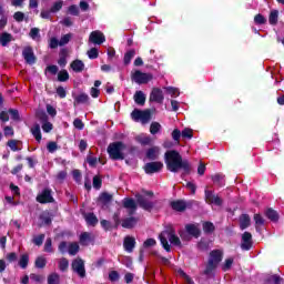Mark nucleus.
I'll list each match as a JSON object with an SVG mask.
<instances>
[{"mask_svg": "<svg viewBox=\"0 0 284 284\" xmlns=\"http://www.w3.org/2000/svg\"><path fill=\"white\" fill-rule=\"evenodd\" d=\"M165 164L170 172H179L180 170H183L185 173L190 172V162L183 160L181 154L175 150L165 153Z\"/></svg>", "mask_w": 284, "mask_h": 284, "instance_id": "nucleus-1", "label": "nucleus"}, {"mask_svg": "<svg viewBox=\"0 0 284 284\" xmlns=\"http://www.w3.org/2000/svg\"><path fill=\"white\" fill-rule=\"evenodd\" d=\"M160 242L166 252H170V243H171V245L181 247V239H179V236H176V232H174V229H169V230L163 231L160 234Z\"/></svg>", "mask_w": 284, "mask_h": 284, "instance_id": "nucleus-2", "label": "nucleus"}, {"mask_svg": "<svg viewBox=\"0 0 284 284\" xmlns=\"http://www.w3.org/2000/svg\"><path fill=\"white\" fill-rule=\"evenodd\" d=\"M106 152L113 161H123L125 159V144L123 142H113L109 144Z\"/></svg>", "mask_w": 284, "mask_h": 284, "instance_id": "nucleus-3", "label": "nucleus"}, {"mask_svg": "<svg viewBox=\"0 0 284 284\" xmlns=\"http://www.w3.org/2000/svg\"><path fill=\"white\" fill-rule=\"evenodd\" d=\"M223 261V251L214 250L210 253L209 262L206 265L205 274H212L216 267H219V263Z\"/></svg>", "mask_w": 284, "mask_h": 284, "instance_id": "nucleus-4", "label": "nucleus"}, {"mask_svg": "<svg viewBox=\"0 0 284 284\" xmlns=\"http://www.w3.org/2000/svg\"><path fill=\"white\" fill-rule=\"evenodd\" d=\"M131 79L134 81V83L143 85L145 83H150V81L153 79V75L152 73H143L142 71L136 70L132 72Z\"/></svg>", "mask_w": 284, "mask_h": 284, "instance_id": "nucleus-5", "label": "nucleus"}, {"mask_svg": "<svg viewBox=\"0 0 284 284\" xmlns=\"http://www.w3.org/2000/svg\"><path fill=\"white\" fill-rule=\"evenodd\" d=\"M131 119L133 121H141L143 124L149 123V121L152 119V115L149 110L141 111L139 109H135L131 113Z\"/></svg>", "mask_w": 284, "mask_h": 284, "instance_id": "nucleus-6", "label": "nucleus"}, {"mask_svg": "<svg viewBox=\"0 0 284 284\" xmlns=\"http://www.w3.org/2000/svg\"><path fill=\"white\" fill-rule=\"evenodd\" d=\"M72 270L77 272L78 275L83 278L85 276V263L81 258H77L72 262Z\"/></svg>", "mask_w": 284, "mask_h": 284, "instance_id": "nucleus-7", "label": "nucleus"}, {"mask_svg": "<svg viewBox=\"0 0 284 284\" xmlns=\"http://www.w3.org/2000/svg\"><path fill=\"white\" fill-rule=\"evenodd\" d=\"M89 41L95 45H101V43H105V36L99 30L92 31Z\"/></svg>", "mask_w": 284, "mask_h": 284, "instance_id": "nucleus-8", "label": "nucleus"}, {"mask_svg": "<svg viewBox=\"0 0 284 284\" xmlns=\"http://www.w3.org/2000/svg\"><path fill=\"white\" fill-rule=\"evenodd\" d=\"M163 170L162 162H150L144 165V172L146 174H154L156 172H161Z\"/></svg>", "mask_w": 284, "mask_h": 284, "instance_id": "nucleus-9", "label": "nucleus"}, {"mask_svg": "<svg viewBox=\"0 0 284 284\" xmlns=\"http://www.w3.org/2000/svg\"><path fill=\"white\" fill-rule=\"evenodd\" d=\"M38 203H52L54 199L52 197V191L50 189H44L38 196Z\"/></svg>", "mask_w": 284, "mask_h": 284, "instance_id": "nucleus-10", "label": "nucleus"}, {"mask_svg": "<svg viewBox=\"0 0 284 284\" xmlns=\"http://www.w3.org/2000/svg\"><path fill=\"white\" fill-rule=\"evenodd\" d=\"M205 201L206 203H210L211 205H222L223 200L215 195L212 191L205 190Z\"/></svg>", "mask_w": 284, "mask_h": 284, "instance_id": "nucleus-11", "label": "nucleus"}, {"mask_svg": "<svg viewBox=\"0 0 284 284\" xmlns=\"http://www.w3.org/2000/svg\"><path fill=\"white\" fill-rule=\"evenodd\" d=\"M22 57L26 60V62L29 63V65L34 64V62L37 61V58L34 57V51H32V48L30 47H26L23 49Z\"/></svg>", "mask_w": 284, "mask_h": 284, "instance_id": "nucleus-12", "label": "nucleus"}, {"mask_svg": "<svg viewBox=\"0 0 284 284\" xmlns=\"http://www.w3.org/2000/svg\"><path fill=\"white\" fill-rule=\"evenodd\" d=\"M163 91L159 88H153L150 94V101H154L155 103H163Z\"/></svg>", "mask_w": 284, "mask_h": 284, "instance_id": "nucleus-13", "label": "nucleus"}, {"mask_svg": "<svg viewBox=\"0 0 284 284\" xmlns=\"http://www.w3.org/2000/svg\"><path fill=\"white\" fill-rule=\"evenodd\" d=\"M136 246V240L133 236L124 237L123 247L125 252L132 253Z\"/></svg>", "mask_w": 284, "mask_h": 284, "instance_id": "nucleus-14", "label": "nucleus"}, {"mask_svg": "<svg viewBox=\"0 0 284 284\" xmlns=\"http://www.w3.org/2000/svg\"><path fill=\"white\" fill-rule=\"evenodd\" d=\"M242 250H251L252 247V233L250 232H245L242 235V245H241Z\"/></svg>", "mask_w": 284, "mask_h": 284, "instance_id": "nucleus-15", "label": "nucleus"}, {"mask_svg": "<svg viewBox=\"0 0 284 284\" xmlns=\"http://www.w3.org/2000/svg\"><path fill=\"white\" fill-rule=\"evenodd\" d=\"M74 101H73V105H81V103H88V101H90V97L88 95V93H79L77 94H72Z\"/></svg>", "mask_w": 284, "mask_h": 284, "instance_id": "nucleus-16", "label": "nucleus"}, {"mask_svg": "<svg viewBox=\"0 0 284 284\" xmlns=\"http://www.w3.org/2000/svg\"><path fill=\"white\" fill-rule=\"evenodd\" d=\"M136 199H138V203H139L140 207H142V210L150 211L153 207L152 202L148 201L145 197H143V195L138 194Z\"/></svg>", "mask_w": 284, "mask_h": 284, "instance_id": "nucleus-17", "label": "nucleus"}, {"mask_svg": "<svg viewBox=\"0 0 284 284\" xmlns=\"http://www.w3.org/2000/svg\"><path fill=\"white\" fill-rule=\"evenodd\" d=\"M123 206L125 210L130 211V214H134V212H136V202L130 197L123 200Z\"/></svg>", "mask_w": 284, "mask_h": 284, "instance_id": "nucleus-18", "label": "nucleus"}, {"mask_svg": "<svg viewBox=\"0 0 284 284\" xmlns=\"http://www.w3.org/2000/svg\"><path fill=\"white\" fill-rule=\"evenodd\" d=\"M185 230L187 234H190L191 236H195V239L199 237V235L201 234V230L199 229V225H195V224H186Z\"/></svg>", "mask_w": 284, "mask_h": 284, "instance_id": "nucleus-19", "label": "nucleus"}, {"mask_svg": "<svg viewBox=\"0 0 284 284\" xmlns=\"http://www.w3.org/2000/svg\"><path fill=\"white\" fill-rule=\"evenodd\" d=\"M160 153H161V149H159V146H153V148L148 150L146 156L151 161H154L155 159H159Z\"/></svg>", "mask_w": 284, "mask_h": 284, "instance_id": "nucleus-20", "label": "nucleus"}, {"mask_svg": "<svg viewBox=\"0 0 284 284\" xmlns=\"http://www.w3.org/2000/svg\"><path fill=\"white\" fill-rule=\"evenodd\" d=\"M136 223H139V220L136 217H128L122 221V227L131 230V227H134Z\"/></svg>", "mask_w": 284, "mask_h": 284, "instance_id": "nucleus-21", "label": "nucleus"}, {"mask_svg": "<svg viewBox=\"0 0 284 284\" xmlns=\"http://www.w3.org/2000/svg\"><path fill=\"white\" fill-rule=\"evenodd\" d=\"M133 99L138 105H145V93L143 91H136Z\"/></svg>", "mask_w": 284, "mask_h": 284, "instance_id": "nucleus-22", "label": "nucleus"}, {"mask_svg": "<svg viewBox=\"0 0 284 284\" xmlns=\"http://www.w3.org/2000/svg\"><path fill=\"white\" fill-rule=\"evenodd\" d=\"M11 41H12V34L8 32L0 33V43L3 48H6V45H8V43H10Z\"/></svg>", "mask_w": 284, "mask_h": 284, "instance_id": "nucleus-23", "label": "nucleus"}, {"mask_svg": "<svg viewBox=\"0 0 284 284\" xmlns=\"http://www.w3.org/2000/svg\"><path fill=\"white\" fill-rule=\"evenodd\" d=\"M83 68H85V64L81 60H74L71 63V69L73 72H83Z\"/></svg>", "mask_w": 284, "mask_h": 284, "instance_id": "nucleus-24", "label": "nucleus"}, {"mask_svg": "<svg viewBox=\"0 0 284 284\" xmlns=\"http://www.w3.org/2000/svg\"><path fill=\"white\" fill-rule=\"evenodd\" d=\"M31 134L34 136L38 143H41V126H39V124L32 126Z\"/></svg>", "mask_w": 284, "mask_h": 284, "instance_id": "nucleus-25", "label": "nucleus"}, {"mask_svg": "<svg viewBox=\"0 0 284 284\" xmlns=\"http://www.w3.org/2000/svg\"><path fill=\"white\" fill-rule=\"evenodd\" d=\"M171 207L175 210V212H183V210H185L187 206L183 201H174L171 203Z\"/></svg>", "mask_w": 284, "mask_h": 284, "instance_id": "nucleus-26", "label": "nucleus"}, {"mask_svg": "<svg viewBox=\"0 0 284 284\" xmlns=\"http://www.w3.org/2000/svg\"><path fill=\"white\" fill-rule=\"evenodd\" d=\"M250 215L244 214L240 217V227L241 230H246V227H250Z\"/></svg>", "mask_w": 284, "mask_h": 284, "instance_id": "nucleus-27", "label": "nucleus"}, {"mask_svg": "<svg viewBox=\"0 0 284 284\" xmlns=\"http://www.w3.org/2000/svg\"><path fill=\"white\" fill-rule=\"evenodd\" d=\"M84 219L88 225H97V223H99V220L97 219V215L94 213H88L87 215H84Z\"/></svg>", "mask_w": 284, "mask_h": 284, "instance_id": "nucleus-28", "label": "nucleus"}, {"mask_svg": "<svg viewBox=\"0 0 284 284\" xmlns=\"http://www.w3.org/2000/svg\"><path fill=\"white\" fill-rule=\"evenodd\" d=\"M8 146L10 150H12V152H19V150H21V142L17 140H10L8 142Z\"/></svg>", "mask_w": 284, "mask_h": 284, "instance_id": "nucleus-29", "label": "nucleus"}, {"mask_svg": "<svg viewBox=\"0 0 284 284\" xmlns=\"http://www.w3.org/2000/svg\"><path fill=\"white\" fill-rule=\"evenodd\" d=\"M136 141H139V143H141L142 145H150L152 139H150V136L145 134H140L136 136Z\"/></svg>", "mask_w": 284, "mask_h": 284, "instance_id": "nucleus-30", "label": "nucleus"}, {"mask_svg": "<svg viewBox=\"0 0 284 284\" xmlns=\"http://www.w3.org/2000/svg\"><path fill=\"white\" fill-rule=\"evenodd\" d=\"M78 252H79V244H78L77 242L69 243L68 253H69L71 256H74V255H77Z\"/></svg>", "mask_w": 284, "mask_h": 284, "instance_id": "nucleus-31", "label": "nucleus"}, {"mask_svg": "<svg viewBox=\"0 0 284 284\" xmlns=\"http://www.w3.org/2000/svg\"><path fill=\"white\" fill-rule=\"evenodd\" d=\"M268 21H270L271 26H276V23L278 21V11H276V10L271 11Z\"/></svg>", "mask_w": 284, "mask_h": 284, "instance_id": "nucleus-32", "label": "nucleus"}, {"mask_svg": "<svg viewBox=\"0 0 284 284\" xmlns=\"http://www.w3.org/2000/svg\"><path fill=\"white\" fill-rule=\"evenodd\" d=\"M164 90L168 92V94H170V97H173L174 99L181 94L178 88L166 87Z\"/></svg>", "mask_w": 284, "mask_h": 284, "instance_id": "nucleus-33", "label": "nucleus"}, {"mask_svg": "<svg viewBox=\"0 0 284 284\" xmlns=\"http://www.w3.org/2000/svg\"><path fill=\"white\" fill-rule=\"evenodd\" d=\"M136 52L134 50H130L124 54V63L129 65V63L134 59Z\"/></svg>", "mask_w": 284, "mask_h": 284, "instance_id": "nucleus-34", "label": "nucleus"}, {"mask_svg": "<svg viewBox=\"0 0 284 284\" xmlns=\"http://www.w3.org/2000/svg\"><path fill=\"white\" fill-rule=\"evenodd\" d=\"M40 219H41L43 225H50V223H52V219L50 217L49 212L42 213L40 215Z\"/></svg>", "mask_w": 284, "mask_h": 284, "instance_id": "nucleus-35", "label": "nucleus"}, {"mask_svg": "<svg viewBox=\"0 0 284 284\" xmlns=\"http://www.w3.org/2000/svg\"><path fill=\"white\" fill-rule=\"evenodd\" d=\"M151 134H159L161 132V123L159 122H152L150 126Z\"/></svg>", "mask_w": 284, "mask_h": 284, "instance_id": "nucleus-36", "label": "nucleus"}, {"mask_svg": "<svg viewBox=\"0 0 284 284\" xmlns=\"http://www.w3.org/2000/svg\"><path fill=\"white\" fill-rule=\"evenodd\" d=\"M29 261H30V257L28 256V254H23L19 261L20 267H22V270H26V267H28Z\"/></svg>", "mask_w": 284, "mask_h": 284, "instance_id": "nucleus-37", "label": "nucleus"}, {"mask_svg": "<svg viewBox=\"0 0 284 284\" xmlns=\"http://www.w3.org/2000/svg\"><path fill=\"white\" fill-rule=\"evenodd\" d=\"M48 261L45 260V257L43 256H39L36 260V267H39L40 270H43V267H45Z\"/></svg>", "mask_w": 284, "mask_h": 284, "instance_id": "nucleus-38", "label": "nucleus"}, {"mask_svg": "<svg viewBox=\"0 0 284 284\" xmlns=\"http://www.w3.org/2000/svg\"><path fill=\"white\" fill-rule=\"evenodd\" d=\"M266 216L267 219H270V221H278V213H276V211L268 209L266 211Z\"/></svg>", "mask_w": 284, "mask_h": 284, "instance_id": "nucleus-39", "label": "nucleus"}, {"mask_svg": "<svg viewBox=\"0 0 284 284\" xmlns=\"http://www.w3.org/2000/svg\"><path fill=\"white\" fill-rule=\"evenodd\" d=\"M68 267H70V262L67 258H61L59 261V270L61 272H65V270H68Z\"/></svg>", "mask_w": 284, "mask_h": 284, "instance_id": "nucleus-40", "label": "nucleus"}, {"mask_svg": "<svg viewBox=\"0 0 284 284\" xmlns=\"http://www.w3.org/2000/svg\"><path fill=\"white\" fill-rule=\"evenodd\" d=\"M59 283H60L59 274L53 273V274L49 275L48 284H59Z\"/></svg>", "mask_w": 284, "mask_h": 284, "instance_id": "nucleus-41", "label": "nucleus"}, {"mask_svg": "<svg viewBox=\"0 0 284 284\" xmlns=\"http://www.w3.org/2000/svg\"><path fill=\"white\" fill-rule=\"evenodd\" d=\"M90 241H91L90 233H82L80 235V243L82 245H88V243H90Z\"/></svg>", "mask_w": 284, "mask_h": 284, "instance_id": "nucleus-42", "label": "nucleus"}, {"mask_svg": "<svg viewBox=\"0 0 284 284\" xmlns=\"http://www.w3.org/2000/svg\"><path fill=\"white\" fill-rule=\"evenodd\" d=\"M68 79H70V74L65 71V70H62L58 73V81H68Z\"/></svg>", "mask_w": 284, "mask_h": 284, "instance_id": "nucleus-43", "label": "nucleus"}, {"mask_svg": "<svg viewBox=\"0 0 284 284\" xmlns=\"http://www.w3.org/2000/svg\"><path fill=\"white\" fill-rule=\"evenodd\" d=\"M173 141H175L178 144L180 143L181 141V136H182V133L179 129H175L172 134H171Z\"/></svg>", "mask_w": 284, "mask_h": 284, "instance_id": "nucleus-44", "label": "nucleus"}, {"mask_svg": "<svg viewBox=\"0 0 284 284\" xmlns=\"http://www.w3.org/2000/svg\"><path fill=\"white\" fill-rule=\"evenodd\" d=\"M233 263H234V258H232V257L226 258L222 266L223 272H227V270H230L232 267Z\"/></svg>", "mask_w": 284, "mask_h": 284, "instance_id": "nucleus-45", "label": "nucleus"}, {"mask_svg": "<svg viewBox=\"0 0 284 284\" xmlns=\"http://www.w3.org/2000/svg\"><path fill=\"white\" fill-rule=\"evenodd\" d=\"M254 221H255L256 227H261L265 223V220L263 219V216H261V214H255Z\"/></svg>", "mask_w": 284, "mask_h": 284, "instance_id": "nucleus-46", "label": "nucleus"}, {"mask_svg": "<svg viewBox=\"0 0 284 284\" xmlns=\"http://www.w3.org/2000/svg\"><path fill=\"white\" fill-rule=\"evenodd\" d=\"M178 274L179 276H181L182 278H184V281L187 284H194V282L192 281V278H190V276H187V274H185V272H183V270H178Z\"/></svg>", "mask_w": 284, "mask_h": 284, "instance_id": "nucleus-47", "label": "nucleus"}, {"mask_svg": "<svg viewBox=\"0 0 284 284\" xmlns=\"http://www.w3.org/2000/svg\"><path fill=\"white\" fill-rule=\"evenodd\" d=\"M72 39V34L68 33L64 34L60 41H59V45H67V43H70V40Z\"/></svg>", "mask_w": 284, "mask_h": 284, "instance_id": "nucleus-48", "label": "nucleus"}, {"mask_svg": "<svg viewBox=\"0 0 284 284\" xmlns=\"http://www.w3.org/2000/svg\"><path fill=\"white\" fill-rule=\"evenodd\" d=\"M192 136H194V131H192V129L186 128L182 131L183 139H192Z\"/></svg>", "mask_w": 284, "mask_h": 284, "instance_id": "nucleus-49", "label": "nucleus"}, {"mask_svg": "<svg viewBox=\"0 0 284 284\" xmlns=\"http://www.w3.org/2000/svg\"><path fill=\"white\" fill-rule=\"evenodd\" d=\"M180 237L182 239V241H190L192 239V235H190V233H187V230H181L179 232Z\"/></svg>", "mask_w": 284, "mask_h": 284, "instance_id": "nucleus-50", "label": "nucleus"}, {"mask_svg": "<svg viewBox=\"0 0 284 284\" xmlns=\"http://www.w3.org/2000/svg\"><path fill=\"white\" fill-rule=\"evenodd\" d=\"M89 59H98L99 58V50L97 48H92L88 51Z\"/></svg>", "mask_w": 284, "mask_h": 284, "instance_id": "nucleus-51", "label": "nucleus"}, {"mask_svg": "<svg viewBox=\"0 0 284 284\" xmlns=\"http://www.w3.org/2000/svg\"><path fill=\"white\" fill-rule=\"evenodd\" d=\"M48 152H50L51 154L57 152V150H59V145H57V142H49L47 145Z\"/></svg>", "mask_w": 284, "mask_h": 284, "instance_id": "nucleus-52", "label": "nucleus"}, {"mask_svg": "<svg viewBox=\"0 0 284 284\" xmlns=\"http://www.w3.org/2000/svg\"><path fill=\"white\" fill-rule=\"evenodd\" d=\"M100 201L101 203H110V201H112V195L109 193H102L100 195Z\"/></svg>", "mask_w": 284, "mask_h": 284, "instance_id": "nucleus-53", "label": "nucleus"}, {"mask_svg": "<svg viewBox=\"0 0 284 284\" xmlns=\"http://www.w3.org/2000/svg\"><path fill=\"white\" fill-rule=\"evenodd\" d=\"M203 230H204V232H207V233L214 232V224L211 222H205L203 224Z\"/></svg>", "mask_w": 284, "mask_h": 284, "instance_id": "nucleus-54", "label": "nucleus"}, {"mask_svg": "<svg viewBox=\"0 0 284 284\" xmlns=\"http://www.w3.org/2000/svg\"><path fill=\"white\" fill-rule=\"evenodd\" d=\"M62 8H63V1H58L52 6L51 12H59V10H61Z\"/></svg>", "mask_w": 284, "mask_h": 284, "instance_id": "nucleus-55", "label": "nucleus"}, {"mask_svg": "<svg viewBox=\"0 0 284 284\" xmlns=\"http://www.w3.org/2000/svg\"><path fill=\"white\" fill-rule=\"evenodd\" d=\"M45 239L44 234L38 235L37 237H34L33 242L36 245H43V241Z\"/></svg>", "mask_w": 284, "mask_h": 284, "instance_id": "nucleus-56", "label": "nucleus"}, {"mask_svg": "<svg viewBox=\"0 0 284 284\" xmlns=\"http://www.w3.org/2000/svg\"><path fill=\"white\" fill-rule=\"evenodd\" d=\"M144 247H154V245H156V240L154 239H148L144 243H143Z\"/></svg>", "mask_w": 284, "mask_h": 284, "instance_id": "nucleus-57", "label": "nucleus"}, {"mask_svg": "<svg viewBox=\"0 0 284 284\" xmlns=\"http://www.w3.org/2000/svg\"><path fill=\"white\" fill-rule=\"evenodd\" d=\"M254 21H255V23H257L258 26H262L263 23H265V17H263V16H261V14H257V16H255V18H254Z\"/></svg>", "mask_w": 284, "mask_h": 284, "instance_id": "nucleus-58", "label": "nucleus"}, {"mask_svg": "<svg viewBox=\"0 0 284 284\" xmlns=\"http://www.w3.org/2000/svg\"><path fill=\"white\" fill-rule=\"evenodd\" d=\"M44 252H52V240L48 239L44 243Z\"/></svg>", "mask_w": 284, "mask_h": 284, "instance_id": "nucleus-59", "label": "nucleus"}, {"mask_svg": "<svg viewBox=\"0 0 284 284\" xmlns=\"http://www.w3.org/2000/svg\"><path fill=\"white\" fill-rule=\"evenodd\" d=\"M42 130H43V132H51V130H52V123H50V122H48V121L43 122V124H42Z\"/></svg>", "mask_w": 284, "mask_h": 284, "instance_id": "nucleus-60", "label": "nucleus"}, {"mask_svg": "<svg viewBox=\"0 0 284 284\" xmlns=\"http://www.w3.org/2000/svg\"><path fill=\"white\" fill-rule=\"evenodd\" d=\"M73 125L77 128V130H83V121H81V119H75L73 121Z\"/></svg>", "mask_w": 284, "mask_h": 284, "instance_id": "nucleus-61", "label": "nucleus"}, {"mask_svg": "<svg viewBox=\"0 0 284 284\" xmlns=\"http://www.w3.org/2000/svg\"><path fill=\"white\" fill-rule=\"evenodd\" d=\"M57 94L60 97V99H65V89L63 87H59L57 89Z\"/></svg>", "mask_w": 284, "mask_h": 284, "instance_id": "nucleus-62", "label": "nucleus"}, {"mask_svg": "<svg viewBox=\"0 0 284 284\" xmlns=\"http://www.w3.org/2000/svg\"><path fill=\"white\" fill-rule=\"evenodd\" d=\"M93 187H95V190L101 187V179L99 176L93 178Z\"/></svg>", "mask_w": 284, "mask_h": 284, "instance_id": "nucleus-63", "label": "nucleus"}, {"mask_svg": "<svg viewBox=\"0 0 284 284\" xmlns=\"http://www.w3.org/2000/svg\"><path fill=\"white\" fill-rule=\"evenodd\" d=\"M69 245H70V244H68L67 242L60 243V245H59V251L62 252V253H63V252H68Z\"/></svg>", "mask_w": 284, "mask_h": 284, "instance_id": "nucleus-64", "label": "nucleus"}]
</instances>
